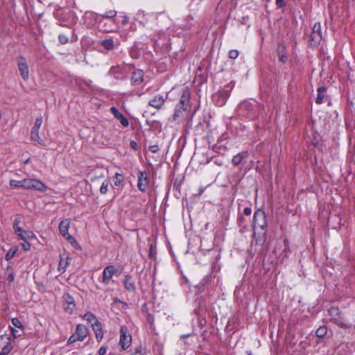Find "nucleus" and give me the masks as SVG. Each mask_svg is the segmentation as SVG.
I'll return each instance as SVG.
<instances>
[{"mask_svg":"<svg viewBox=\"0 0 355 355\" xmlns=\"http://www.w3.org/2000/svg\"><path fill=\"white\" fill-rule=\"evenodd\" d=\"M234 85L231 83L225 85L224 88L218 91L212 95V101L217 106L221 107L226 103L227 98L230 97V92Z\"/></svg>","mask_w":355,"mask_h":355,"instance_id":"f257e3e1","label":"nucleus"},{"mask_svg":"<svg viewBox=\"0 0 355 355\" xmlns=\"http://www.w3.org/2000/svg\"><path fill=\"white\" fill-rule=\"evenodd\" d=\"M267 225L268 223L265 212L260 210L255 211L253 216L254 236H255L258 228H260L263 231V234L265 236Z\"/></svg>","mask_w":355,"mask_h":355,"instance_id":"f03ea898","label":"nucleus"},{"mask_svg":"<svg viewBox=\"0 0 355 355\" xmlns=\"http://www.w3.org/2000/svg\"><path fill=\"white\" fill-rule=\"evenodd\" d=\"M89 330L86 326L78 324L76 326L75 332L69 338L68 344L73 343L76 341H83L88 336Z\"/></svg>","mask_w":355,"mask_h":355,"instance_id":"7ed1b4c3","label":"nucleus"},{"mask_svg":"<svg viewBox=\"0 0 355 355\" xmlns=\"http://www.w3.org/2000/svg\"><path fill=\"white\" fill-rule=\"evenodd\" d=\"M322 40L321 25L319 22L315 23L312 28V31L309 40V45L317 46Z\"/></svg>","mask_w":355,"mask_h":355,"instance_id":"20e7f679","label":"nucleus"},{"mask_svg":"<svg viewBox=\"0 0 355 355\" xmlns=\"http://www.w3.org/2000/svg\"><path fill=\"white\" fill-rule=\"evenodd\" d=\"M24 189L44 192L47 190V186L39 180L26 178Z\"/></svg>","mask_w":355,"mask_h":355,"instance_id":"39448f33","label":"nucleus"},{"mask_svg":"<svg viewBox=\"0 0 355 355\" xmlns=\"http://www.w3.org/2000/svg\"><path fill=\"white\" fill-rule=\"evenodd\" d=\"M12 349L11 337L8 334L0 336V355H6Z\"/></svg>","mask_w":355,"mask_h":355,"instance_id":"423d86ee","label":"nucleus"},{"mask_svg":"<svg viewBox=\"0 0 355 355\" xmlns=\"http://www.w3.org/2000/svg\"><path fill=\"white\" fill-rule=\"evenodd\" d=\"M17 63L21 78L25 81L28 80L29 78V70L26 59L22 55H19L17 58Z\"/></svg>","mask_w":355,"mask_h":355,"instance_id":"0eeeda50","label":"nucleus"},{"mask_svg":"<svg viewBox=\"0 0 355 355\" xmlns=\"http://www.w3.org/2000/svg\"><path fill=\"white\" fill-rule=\"evenodd\" d=\"M132 342V336L128 333V329L125 327L123 326L120 329V340L119 345L123 349H128Z\"/></svg>","mask_w":355,"mask_h":355,"instance_id":"6e6552de","label":"nucleus"},{"mask_svg":"<svg viewBox=\"0 0 355 355\" xmlns=\"http://www.w3.org/2000/svg\"><path fill=\"white\" fill-rule=\"evenodd\" d=\"M101 20V15L92 11H87L84 15V23L87 26H94L96 24L98 26L99 21Z\"/></svg>","mask_w":355,"mask_h":355,"instance_id":"1a4fd4ad","label":"nucleus"},{"mask_svg":"<svg viewBox=\"0 0 355 355\" xmlns=\"http://www.w3.org/2000/svg\"><path fill=\"white\" fill-rule=\"evenodd\" d=\"M331 319L335 322L340 327L345 326V318L343 315L338 307L332 306L329 310Z\"/></svg>","mask_w":355,"mask_h":355,"instance_id":"9d476101","label":"nucleus"},{"mask_svg":"<svg viewBox=\"0 0 355 355\" xmlns=\"http://www.w3.org/2000/svg\"><path fill=\"white\" fill-rule=\"evenodd\" d=\"M116 269L114 266L113 265H109L106 266L103 271L102 274V279L101 282L107 285L111 281L112 277L114 275H116Z\"/></svg>","mask_w":355,"mask_h":355,"instance_id":"9b49d317","label":"nucleus"},{"mask_svg":"<svg viewBox=\"0 0 355 355\" xmlns=\"http://www.w3.org/2000/svg\"><path fill=\"white\" fill-rule=\"evenodd\" d=\"M150 180L148 173L146 171H139L138 175V189L141 192H145L149 185Z\"/></svg>","mask_w":355,"mask_h":355,"instance_id":"f8f14e48","label":"nucleus"},{"mask_svg":"<svg viewBox=\"0 0 355 355\" xmlns=\"http://www.w3.org/2000/svg\"><path fill=\"white\" fill-rule=\"evenodd\" d=\"M289 246L288 241L284 240L283 243H281L275 246L274 252L279 257H282V259L286 258L288 256Z\"/></svg>","mask_w":355,"mask_h":355,"instance_id":"ddd939ff","label":"nucleus"},{"mask_svg":"<svg viewBox=\"0 0 355 355\" xmlns=\"http://www.w3.org/2000/svg\"><path fill=\"white\" fill-rule=\"evenodd\" d=\"M117 28L115 20L110 21L108 22L104 21L103 19H101L99 21V24L98 26V28L99 31L104 33H112L115 31V29Z\"/></svg>","mask_w":355,"mask_h":355,"instance_id":"4468645a","label":"nucleus"},{"mask_svg":"<svg viewBox=\"0 0 355 355\" xmlns=\"http://www.w3.org/2000/svg\"><path fill=\"white\" fill-rule=\"evenodd\" d=\"M239 111L240 112L250 118L254 117V115L252 113L253 110V105L249 101H245L242 102L239 105Z\"/></svg>","mask_w":355,"mask_h":355,"instance_id":"2eb2a0df","label":"nucleus"},{"mask_svg":"<svg viewBox=\"0 0 355 355\" xmlns=\"http://www.w3.org/2000/svg\"><path fill=\"white\" fill-rule=\"evenodd\" d=\"M63 299L64 301L63 305L64 310L68 313H72L76 307L73 297L69 293H64L63 295Z\"/></svg>","mask_w":355,"mask_h":355,"instance_id":"dca6fc26","label":"nucleus"},{"mask_svg":"<svg viewBox=\"0 0 355 355\" xmlns=\"http://www.w3.org/2000/svg\"><path fill=\"white\" fill-rule=\"evenodd\" d=\"M15 233L18 236V238L23 241L31 240L35 238V236L33 232L24 230L21 227H17L16 232Z\"/></svg>","mask_w":355,"mask_h":355,"instance_id":"f3484780","label":"nucleus"},{"mask_svg":"<svg viewBox=\"0 0 355 355\" xmlns=\"http://www.w3.org/2000/svg\"><path fill=\"white\" fill-rule=\"evenodd\" d=\"M166 98L162 95H156L150 100L148 105L154 108L160 110L163 107Z\"/></svg>","mask_w":355,"mask_h":355,"instance_id":"a211bd4d","label":"nucleus"},{"mask_svg":"<svg viewBox=\"0 0 355 355\" xmlns=\"http://www.w3.org/2000/svg\"><path fill=\"white\" fill-rule=\"evenodd\" d=\"M187 107L177 105L173 115V120L178 122L181 121L187 116Z\"/></svg>","mask_w":355,"mask_h":355,"instance_id":"6ab92c4d","label":"nucleus"},{"mask_svg":"<svg viewBox=\"0 0 355 355\" xmlns=\"http://www.w3.org/2000/svg\"><path fill=\"white\" fill-rule=\"evenodd\" d=\"M191 97V94L188 87H185L182 89V94L179 104L178 105L182 107H188Z\"/></svg>","mask_w":355,"mask_h":355,"instance_id":"aec40b11","label":"nucleus"},{"mask_svg":"<svg viewBox=\"0 0 355 355\" xmlns=\"http://www.w3.org/2000/svg\"><path fill=\"white\" fill-rule=\"evenodd\" d=\"M111 113L117 119L121 125L124 127L129 125V121L125 118L122 113H121L116 107H112L110 108Z\"/></svg>","mask_w":355,"mask_h":355,"instance_id":"412c9836","label":"nucleus"},{"mask_svg":"<svg viewBox=\"0 0 355 355\" xmlns=\"http://www.w3.org/2000/svg\"><path fill=\"white\" fill-rule=\"evenodd\" d=\"M71 257L68 254H62L60 255V259L58 265V270L61 273H64L66 271L67 267L70 263Z\"/></svg>","mask_w":355,"mask_h":355,"instance_id":"4be33fe9","label":"nucleus"},{"mask_svg":"<svg viewBox=\"0 0 355 355\" xmlns=\"http://www.w3.org/2000/svg\"><path fill=\"white\" fill-rule=\"evenodd\" d=\"M125 288L129 292H135L136 290L135 283L131 275H126L123 279Z\"/></svg>","mask_w":355,"mask_h":355,"instance_id":"5701e85b","label":"nucleus"},{"mask_svg":"<svg viewBox=\"0 0 355 355\" xmlns=\"http://www.w3.org/2000/svg\"><path fill=\"white\" fill-rule=\"evenodd\" d=\"M144 72L142 70L138 69L132 72L131 77V84L134 85H139L143 82Z\"/></svg>","mask_w":355,"mask_h":355,"instance_id":"b1692460","label":"nucleus"},{"mask_svg":"<svg viewBox=\"0 0 355 355\" xmlns=\"http://www.w3.org/2000/svg\"><path fill=\"white\" fill-rule=\"evenodd\" d=\"M71 225V220L69 218H66L62 220L59 224V231L60 233L63 236H66L69 234V228Z\"/></svg>","mask_w":355,"mask_h":355,"instance_id":"393cba45","label":"nucleus"},{"mask_svg":"<svg viewBox=\"0 0 355 355\" xmlns=\"http://www.w3.org/2000/svg\"><path fill=\"white\" fill-rule=\"evenodd\" d=\"M92 328L95 333L97 341L100 342L103 337V332L101 322L99 321H96L95 322L92 323Z\"/></svg>","mask_w":355,"mask_h":355,"instance_id":"a878e982","label":"nucleus"},{"mask_svg":"<svg viewBox=\"0 0 355 355\" xmlns=\"http://www.w3.org/2000/svg\"><path fill=\"white\" fill-rule=\"evenodd\" d=\"M98 44L107 51H112L115 48V42L112 38H107L99 42Z\"/></svg>","mask_w":355,"mask_h":355,"instance_id":"bb28decb","label":"nucleus"},{"mask_svg":"<svg viewBox=\"0 0 355 355\" xmlns=\"http://www.w3.org/2000/svg\"><path fill=\"white\" fill-rule=\"evenodd\" d=\"M237 224L241 228V231H244L248 229L249 226V218H246L243 214H239L237 218Z\"/></svg>","mask_w":355,"mask_h":355,"instance_id":"cd10ccee","label":"nucleus"},{"mask_svg":"<svg viewBox=\"0 0 355 355\" xmlns=\"http://www.w3.org/2000/svg\"><path fill=\"white\" fill-rule=\"evenodd\" d=\"M248 155L249 154L248 151H243L241 153H239L233 157L232 163L235 166H238L240 164H241L242 161L244 159H246L248 157Z\"/></svg>","mask_w":355,"mask_h":355,"instance_id":"c85d7f7f","label":"nucleus"},{"mask_svg":"<svg viewBox=\"0 0 355 355\" xmlns=\"http://www.w3.org/2000/svg\"><path fill=\"white\" fill-rule=\"evenodd\" d=\"M39 130L40 129L38 128H32L31 132V137L32 140L37 141L40 144L43 145L44 141L39 136Z\"/></svg>","mask_w":355,"mask_h":355,"instance_id":"c756f323","label":"nucleus"},{"mask_svg":"<svg viewBox=\"0 0 355 355\" xmlns=\"http://www.w3.org/2000/svg\"><path fill=\"white\" fill-rule=\"evenodd\" d=\"M326 87H320L317 89V97L315 99V103L317 104H321L323 102V99L324 97V93L326 92Z\"/></svg>","mask_w":355,"mask_h":355,"instance_id":"7c9ffc66","label":"nucleus"},{"mask_svg":"<svg viewBox=\"0 0 355 355\" xmlns=\"http://www.w3.org/2000/svg\"><path fill=\"white\" fill-rule=\"evenodd\" d=\"M117 15V11L115 10H111L105 12L104 14H101V17L102 19H108L110 21L115 20V17Z\"/></svg>","mask_w":355,"mask_h":355,"instance_id":"2f4dec72","label":"nucleus"},{"mask_svg":"<svg viewBox=\"0 0 355 355\" xmlns=\"http://www.w3.org/2000/svg\"><path fill=\"white\" fill-rule=\"evenodd\" d=\"M26 178L22 180H11L10 181V187L11 188H23L24 189Z\"/></svg>","mask_w":355,"mask_h":355,"instance_id":"473e14b6","label":"nucleus"},{"mask_svg":"<svg viewBox=\"0 0 355 355\" xmlns=\"http://www.w3.org/2000/svg\"><path fill=\"white\" fill-rule=\"evenodd\" d=\"M128 67L126 66V65H121V66H117V67H112L111 69H110V72L114 74L116 78H119V76H118V73H119V71L120 70H125L126 68H128Z\"/></svg>","mask_w":355,"mask_h":355,"instance_id":"72a5a7b5","label":"nucleus"},{"mask_svg":"<svg viewBox=\"0 0 355 355\" xmlns=\"http://www.w3.org/2000/svg\"><path fill=\"white\" fill-rule=\"evenodd\" d=\"M83 318L85 320H86L87 321H88L89 322H90L92 324V323L95 322L96 321H98L96 319V316L90 312L85 313L83 316Z\"/></svg>","mask_w":355,"mask_h":355,"instance_id":"f704fd0d","label":"nucleus"},{"mask_svg":"<svg viewBox=\"0 0 355 355\" xmlns=\"http://www.w3.org/2000/svg\"><path fill=\"white\" fill-rule=\"evenodd\" d=\"M327 329L324 326L320 327L315 334L318 338H324L327 335Z\"/></svg>","mask_w":355,"mask_h":355,"instance_id":"c9c22d12","label":"nucleus"},{"mask_svg":"<svg viewBox=\"0 0 355 355\" xmlns=\"http://www.w3.org/2000/svg\"><path fill=\"white\" fill-rule=\"evenodd\" d=\"M18 249L17 248H10L6 253V259L7 261H9L10 259H12L14 256L15 255L16 252H17Z\"/></svg>","mask_w":355,"mask_h":355,"instance_id":"e433bc0d","label":"nucleus"},{"mask_svg":"<svg viewBox=\"0 0 355 355\" xmlns=\"http://www.w3.org/2000/svg\"><path fill=\"white\" fill-rule=\"evenodd\" d=\"M13 327L18 328L19 329H24V326L21 321L17 318H14L11 320Z\"/></svg>","mask_w":355,"mask_h":355,"instance_id":"4c0bfd02","label":"nucleus"},{"mask_svg":"<svg viewBox=\"0 0 355 355\" xmlns=\"http://www.w3.org/2000/svg\"><path fill=\"white\" fill-rule=\"evenodd\" d=\"M10 330L12 335L13 336L14 338H18L21 336L24 333V329L17 330L15 329V327H13L12 326H10Z\"/></svg>","mask_w":355,"mask_h":355,"instance_id":"58836bf2","label":"nucleus"},{"mask_svg":"<svg viewBox=\"0 0 355 355\" xmlns=\"http://www.w3.org/2000/svg\"><path fill=\"white\" fill-rule=\"evenodd\" d=\"M123 175L119 173H116L114 179V184L116 186H119L121 184V183L123 182Z\"/></svg>","mask_w":355,"mask_h":355,"instance_id":"ea45409f","label":"nucleus"},{"mask_svg":"<svg viewBox=\"0 0 355 355\" xmlns=\"http://www.w3.org/2000/svg\"><path fill=\"white\" fill-rule=\"evenodd\" d=\"M107 187H108V182L107 180L103 181L101 186V188H100L101 193L105 194L107 191Z\"/></svg>","mask_w":355,"mask_h":355,"instance_id":"a19ab883","label":"nucleus"},{"mask_svg":"<svg viewBox=\"0 0 355 355\" xmlns=\"http://www.w3.org/2000/svg\"><path fill=\"white\" fill-rule=\"evenodd\" d=\"M58 40L61 44H65L69 42L68 37L64 34L59 35Z\"/></svg>","mask_w":355,"mask_h":355,"instance_id":"79ce46f5","label":"nucleus"},{"mask_svg":"<svg viewBox=\"0 0 355 355\" xmlns=\"http://www.w3.org/2000/svg\"><path fill=\"white\" fill-rule=\"evenodd\" d=\"M239 55V52L236 49H232L229 51V57L231 59L235 60L236 58H238Z\"/></svg>","mask_w":355,"mask_h":355,"instance_id":"37998d69","label":"nucleus"},{"mask_svg":"<svg viewBox=\"0 0 355 355\" xmlns=\"http://www.w3.org/2000/svg\"><path fill=\"white\" fill-rule=\"evenodd\" d=\"M10 266L8 267L7 268V271H6V279L10 282H12L15 279V275L11 272H9L8 270L10 269Z\"/></svg>","mask_w":355,"mask_h":355,"instance_id":"c03bdc74","label":"nucleus"},{"mask_svg":"<svg viewBox=\"0 0 355 355\" xmlns=\"http://www.w3.org/2000/svg\"><path fill=\"white\" fill-rule=\"evenodd\" d=\"M278 55H279V60L283 62V63H285L286 61H287V55L284 53L283 52L280 51L279 50L278 51Z\"/></svg>","mask_w":355,"mask_h":355,"instance_id":"a18cd8bd","label":"nucleus"},{"mask_svg":"<svg viewBox=\"0 0 355 355\" xmlns=\"http://www.w3.org/2000/svg\"><path fill=\"white\" fill-rule=\"evenodd\" d=\"M43 122L42 116L37 117L33 128L40 129Z\"/></svg>","mask_w":355,"mask_h":355,"instance_id":"49530a36","label":"nucleus"},{"mask_svg":"<svg viewBox=\"0 0 355 355\" xmlns=\"http://www.w3.org/2000/svg\"><path fill=\"white\" fill-rule=\"evenodd\" d=\"M155 254H156V248L153 244H150V248H149L150 258H153Z\"/></svg>","mask_w":355,"mask_h":355,"instance_id":"de8ad7c7","label":"nucleus"},{"mask_svg":"<svg viewBox=\"0 0 355 355\" xmlns=\"http://www.w3.org/2000/svg\"><path fill=\"white\" fill-rule=\"evenodd\" d=\"M64 237L71 245H74L75 244H77L76 240L69 234Z\"/></svg>","mask_w":355,"mask_h":355,"instance_id":"09e8293b","label":"nucleus"},{"mask_svg":"<svg viewBox=\"0 0 355 355\" xmlns=\"http://www.w3.org/2000/svg\"><path fill=\"white\" fill-rule=\"evenodd\" d=\"M22 248L25 251H28L31 249V243L28 242V241H24V242L21 243Z\"/></svg>","mask_w":355,"mask_h":355,"instance_id":"8fccbe9b","label":"nucleus"},{"mask_svg":"<svg viewBox=\"0 0 355 355\" xmlns=\"http://www.w3.org/2000/svg\"><path fill=\"white\" fill-rule=\"evenodd\" d=\"M252 214V209L250 207H245L243 209V212L242 214H243L245 216L249 217Z\"/></svg>","mask_w":355,"mask_h":355,"instance_id":"3c124183","label":"nucleus"},{"mask_svg":"<svg viewBox=\"0 0 355 355\" xmlns=\"http://www.w3.org/2000/svg\"><path fill=\"white\" fill-rule=\"evenodd\" d=\"M159 147L158 145H153L149 146V150L153 153H156L159 151Z\"/></svg>","mask_w":355,"mask_h":355,"instance_id":"603ef678","label":"nucleus"},{"mask_svg":"<svg viewBox=\"0 0 355 355\" xmlns=\"http://www.w3.org/2000/svg\"><path fill=\"white\" fill-rule=\"evenodd\" d=\"M276 4L279 8L285 6V0H276Z\"/></svg>","mask_w":355,"mask_h":355,"instance_id":"864d4df0","label":"nucleus"},{"mask_svg":"<svg viewBox=\"0 0 355 355\" xmlns=\"http://www.w3.org/2000/svg\"><path fill=\"white\" fill-rule=\"evenodd\" d=\"M106 352H107V348L104 346H102L100 347V349L98 350V354L104 355V354H105Z\"/></svg>","mask_w":355,"mask_h":355,"instance_id":"5fc2aeb1","label":"nucleus"},{"mask_svg":"<svg viewBox=\"0 0 355 355\" xmlns=\"http://www.w3.org/2000/svg\"><path fill=\"white\" fill-rule=\"evenodd\" d=\"M133 355H143V352L141 347H137Z\"/></svg>","mask_w":355,"mask_h":355,"instance_id":"6e6d98bb","label":"nucleus"},{"mask_svg":"<svg viewBox=\"0 0 355 355\" xmlns=\"http://www.w3.org/2000/svg\"><path fill=\"white\" fill-rule=\"evenodd\" d=\"M19 223H20V220L19 219L16 218L15 220L14 225H13V229H14L15 232H16V228L17 227H19Z\"/></svg>","mask_w":355,"mask_h":355,"instance_id":"4d7b16f0","label":"nucleus"},{"mask_svg":"<svg viewBox=\"0 0 355 355\" xmlns=\"http://www.w3.org/2000/svg\"><path fill=\"white\" fill-rule=\"evenodd\" d=\"M130 144V146L132 148H133L135 150L137 149V144L135 141H132Z\"/></svg>","mask_w":355,"mask_h":355,"instance_id":"13d9d810","label":"nucleus"},{"mask_svg":"<svg viewBox=\"0 0 355 355\" xmlns=\"http://www.w3.org/2000/svg\"><path fill=\"white\" fill-rule=\"evenodd\" d=\"M190 335L189 334H186V335H182L181 337L183 338H188Z\"/></svg>","mask_w":355,"mask_h":355,"instance_id":"bf43d9fd","label":"nucleus"},{"mask_svg":"<svg viewBox=\"0 0 355 355\" xmlns=\"http://www.w3.org/2000/svg\"><path fill=\"white\" fill-rule=\"evenodd\" d=\"M352 106L354 110L355 111V102L352 103Z\"/></svg>","mask_w":355,"mask_h":355,"instance_id":"052dcab7","label":"nucleus"},{"mask_svg":"<svg viewBox=\"0 0 355 355\" xmlns=\"http://www.w3.org/2000/svg\"><path fill=\"white\" fill-rule=\"evenodd\" d=\"M123 23H125V22H127V20H126V19H123Z\"/></svg>","mask_w":355,"mask_h":355,"instance_id":"680f3d73","label":"nucleus"},{"mask_svg":"<svg viewBox=\"0 0 355 355\" xmlns=\"http://www.w3.org/2000/svg\"><path fill=\"white\" fill-rule=\"evenodd\" d=\"M248 355H251V354H248Z\"/></svg>","mask_w":355,"mask_h":355,"instance_id":"e2e57ef3","label":"nucleus"}]
</instances>
